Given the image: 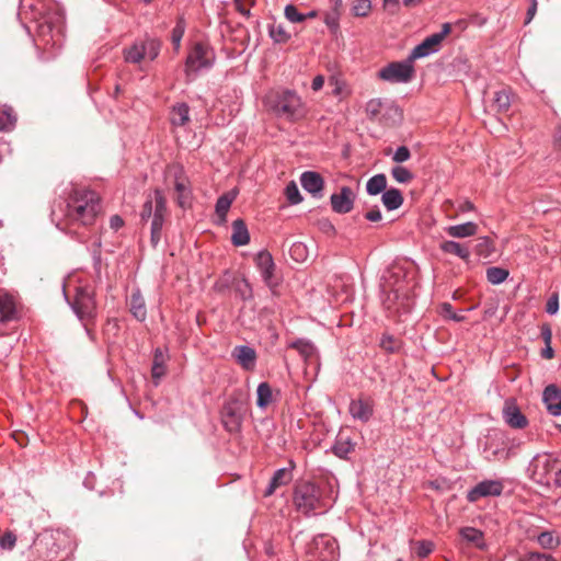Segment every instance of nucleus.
Here are the masks:
<instances>
[{
  "mask_svg": "<svg viewBox=\"0 0 561 561\" xmlns=\"http://www.w3.org/2000/svg\"><path fill=\"white\" fill-rule=\"evenodd\" d=\"M308 561H336V541L328 535H318L307 547Z\"/></svg>",
  "mask_w": 561,
  "mask_h": 561,
  "instance_id": "1a4fd4ad",
  "label": "nucleus"
},
{
  "mask_svg": "<svg viewBox=\"0 0 561 561\" xmlns=\"http://www.w3.org/2000/svg\"><path fill=\"white\" fill-rule=\"evenodd\" d=\"M268 35L275 44H286L291 37L284 24L275 22L268 25Z\"/></svg>",
  "mask_w": 561,
  "mask_h": 561,
  "instance_id": "2f4dec72",
  "label": "nucleus"
},
{
  "mask_svg": "<svg viewBox=\"0 0 561 561\" xmlns=\"http://www.w3.org/2000/svg\"><path fill=\"white\" fill-rule=\"evenodd\" d=\"M256 265L266 286L274 291L279 284L275 275V264L272 254L267 250H261L256 255Z\"/></svg>",
  "mask_w": 561,
  "mask_h": 561,
  "instance_id": "4468645a",
  "label": "nucleus"
},
{
  "mask_svg": "<svg viewBox=\"0 0 561 561\" xmlns=\"http://www.w3.org/2000/svg\"><path fill=\"white\" fill-rule=\"evenodd\" d=\"M324 23L332 30L336 31L339 27V19L335 13H330L325 15Z\"/></svg>",
  "mask_w": 561,
  "mask_h": 561,
  "instance_id": "e2e57ef3",
  "label": "nucleus"
},
{
  "mask_svg": "<svg viewBox=\"0 0 561 561\" xmlns=\"http://www.w3.org/2000/svg\"><path fill=\"white\" fill-rule=\"evenodd\" d=\"M165 360L167 355L163 353L161 348H156L153 353V362H152V368L151 374L152 378L154 380V385H158L160 379L165 374Z\"/></svg>",
  "mask_w": 561,
  "mask_h": 561,
  "instance_id": "cd10ccee",
  "label": "nucleus"
},
{
  "mask_svg": "<svg viewBox=\"0 0 561 561\" xmlns=\"http://www.w3.org/2000/svg\"><path fill=\"white\" fill-rule=\"evenodd\" d=\"M167 216V199L160 190H156L154 201L147 199L140 213L142 221L151 219L150 234L153 245H157L162 240V228Z\"/></svg>",
  "mask_w": 561,
  "mask_h": 561,
  "instance_id": "39448f33",
  "label": "nucleus"
},
{
  "mask_svg": "<svg viewBox=\"0 0 561 561\" xmlns=\"http://www.w3.org/2000/svg\"><path fill=\"white\" fill-rule=\"evenodd\" d=\"M485 276L490 284L500 285L508 278L510 272L504 267L491 266L486 268Z\"/></svg>",
  "mask_w": 561,
  "mask_h": 561,
  "instance_id": "f704fd0d",
  "label": "nucleus"
},
{
  "mask_svg": "<svg viewBox=\"0 0 561 561\" xmlns=\"http://www.w3.org/2000/svg\"><path fill=\"white\" fill-rule=\"evenodd\" d=\"M256 405L260 409H265L273 400L272 388L267 382H261L256 389Z\"/></svg>",
  "mask_w": 561,
  "mask_h": 561,
  "instance_id": "c9c22d12",
  "label": "nucleus"
},
{
  "mask_svg": "<svg viewBox=\"0 0 561 561\" xmlns=\"http://www.w3.org/2000/svg\"><path fill=\"white\" fill-rule=\"evenodd\" d=\"M215 59V51L207 43H195L186 57V76H190L192 72L196 73L198 71L211 68Z\"/></svg>",
  "mask_w": 561,
  "mask_h": 561,
  "instance_id": "6e6552de",
  "label": "nucleus"
},
{
  "mask_svg": "<svg viewBox=\"0 0 561 561\" xmlns=\"http://www.w3.org/2000/svg\"><path fill=\"white\" fill-rule=\"evenodd\" d=\"M503 490L504 484L501 480H483L468 491L467 500L474 503L482 497L500 496Z\"/></svg>",
  "mask_w": 561,
  "mask_h": 561,
  "instance_id": "2eb2a0df",
  "label": "nucleus"
},
{
  "mask_svg": "<svg viewBox=\"0 0 561 561\" xmlns=\"http://www.w3.org/2000/svg\"><path fill=\"white\" fill-rule=\"evenodd\" d=\"M333 211L336 214H347L354 207L355 193L350 186H342L339 193L330 197Z\"/></svg>",
  "mask_w": 561,
  "mask_h": 561,
  "instance_id": "dca6fc26",
  "label": "nucleus"
},
{
  "mask_svg": "<svg viewBox=\"0 0 561 561\" xmlns=\"http://www.w3.org/2000/svg\"><path fill=\"white\" fill-rule=\"evenodd\" d=\"M538 543L545 549H553L559 546L558 538L551 531H542L537 537Z\"/></svg>",
  "mask_w": 561,
  "mask_h": 561,
  "instance_id": "49530a36",
  "label": "nucleus"
},
{
  "mask_svg": "<svg viewBox=\"0 0 561 561\" xmlns=\"http://www.w3.org/2000/svg\"><path fill=\"white\" fill-rule=\"evenodd\" d=\"M355 444L352 442V439L348 436H345L343 434H339L336 436L335 443L332 446L333 454L341 458V459H347L348 455L354 451Z\"/></svg>",
  "mask_w": 561,
  "mask_h": 561,
  "instance_id": "393cba45",
  "label": "nucleus"
},
{
  "mask_svg": "<svg viewBox=\"0 0 561 561\" xmlns=\"http://www.w3.org/2000/svg\"><path fill=\"white\" fill-rule=\"evenodd\" d=\"M559 310V294L553 293L546 305V312L549 314H556Z\"/></svg>",
  "mask_w": 561,
  "mask_h": 561,
  "instance_id": "6e6d98bb",
  "label": "nucleus"
},
{
  "mask_svg": "<svg viewBox=\"0 0 561 561\" xmlns=\"http://www.w3.org/2000/svg\"><path fill=\"white\" fill-rule=\"evenodd\" d=\"M237 11L245 18H250L251 8L254 5L255 0H233Z\"/></svg>",
  "mask_w": 561,
  "mask_h": 561,
  "instance_id": "603ef678",
  "label": "nucleus"
},
{
  "mask_svg": "<svg viewBox=\"0 0 561 561\" xmlns=\"http://www.w3.org/2000/svg\"><path fill=\"white\" fill-rule=\"evenodd\" d=\"M411 158V151L407 146H400L392 154V161L396 163H403Z\"/></svg>",
  "mask_w": 561,
  "mask_h": 561,
  "instance_id": "864d4df0",
  "label": "nucleus"
},
{
  "mask_svg": "<svg viewBox=\"0 0 561 561\" xmlns=\"http://www.w3.org/2000/svg\"><path fill=\"white\" fill-rule=\"evenodd\" d=\"M245 413L244 402L239 397H230L221 409V422L225 428L231 433H239Z\"/></svg>",
  "mask_w": 561,
  "mask_h": 561,
  "instance_id": "9d476101",
  "label": "nucleus"
},
{
  "mask_svg": "<svg viewBox=\"0 0 561 561\" xmlns=\"http://www.w3.org/2000/svg\"><path fill=\"white\" fill-rule=\"evenodd\" d=\"M503 417L504 421L514 428H524L527 425V419L513 401L505 402Z\"/></svg>",
  "mask_w": 561,
  "mask_h": 561,
  "instance_id": "aec40b11",
  "label": "nucleus"
},
{
  "mask_svg": "<svg viewBox=\"0 0 561 561\" xmlns=\"http://www.w3.org/2000/svg\"><path fill=\"white\" fill-rule=\"evenodd\" d=\"M392 178L399 183H410L413 180V173L404 167L397 165L391 169Z\"/></svg>",
  "mask_w": 561,
  "mask_h": 561,
  "instance_id": "37998d69",
  "label": "nucleus"
},
{
  "mask_svg": "<svg viewBox=\"0 0 561 561\" xmlns=\"http://www.w3.org/2000/svg\"><path fill=\"white\" fill-rule=\"evenodd\" d=\"M16 537L12 533H5L0 537V547L2 549H12L15 546Z\"/></svg>",
  "mask_w": 561,
  "mask_h": 561,
  "instance_id": "4d7b16f0",
  "label": "nucleus"
},
{
  "mask_svg": "<svg viewBox=\"0 0 561 561\" xmlns=\"http://www.w3.org/2000/svg\"><path fill=\"white\" fill-rule=\"evenodd\" d=\"M285 18L291 23L305 21V15L298 11L294 4H287L284 10Z\"/></svg>",
  "mask_w": 561,
  "mask_h": 561,
  "instance_id": "8fccbe9b",
  "label": "nucleus"
},
{
  "mask_svg": "<svg viewBox=\"0 0 561 561\" xmlns=\"http://www.w3.org/2000/svg\"><path fill=\"white\" fill-rule=\"evenodd\" d=\"M522 561H557L550 554L540 552H529Z\"/></svg>",
  "mask_w": 561,
  "mask_h": 561,
  "instance_id": "13d9d810",
  "label": "nucleus"
},
{
  "mask_svg": "<svg viewBox=\"0 0 561 561\" xmlns=\"http://www.w3.org/2000/svg\"><path fill=\"white\" fill-rule=\"evenodd\" d=\"M542 400L550 414L561 415V391L556 385H549L545 388Z\"/></svg>",
  "mask_w": 561,
  "mask_h": 561,
  "instance_id": "6ab92c4d",
  "label": "nucleus"
},
{
  "mask_svg": "<svg viewBox=\"0 0 561 561\" xmlns=\"http://www.w3.org/2000/svg\"><path fill=\"white\" fill-rule=\"evenodd\" d=\"M443 250L451 252L463 260H467L470 256V248H443Z\"/></svg>",
  "mask_w": 561,
  "mask_h": 561,
  "instance_id": "680f3d73",
  "label": "nucleus"
},
{
  "mask_svg": "<svg viewBox=\"0 0 561 561\" xmlns=\"http://www.w3.org/2000/svg\"><path fill=\"white\" fill-rule=\"evenodd\" d=\"M410 265L407 260L394 261L381 276V302L390 314L408 313L413 306L414 284L409 272Z\"/></svg>",
  "mask_w": 561,
  "mask_h": 561,
  "instance_id": "f03ea898",
  "label": "nucleus"
},
{
  "mask_svg": "<svg viewBox=\"0 0 561 561\" xmlns=\"http://www.w3.org/2000/svg\"><path fill=\"white\" fill-rule=\"evenodd\" d=\"M146 57L144 41H137L131 46L124 49L125 61L139 64Z\"/></svg>",
  "mask_w": 561,
  "mask_h": 561,
  "instance_id": "c756f323",
  "label": "nucleus"
},
{
  "mask_svg": "<svg viewBox=\"0 0 561 561\" xmlns=\"http://www.w3.org/2000/svg\"><path fill=\"white\" fill-rule=\"evenodd\" d=\"M386 101L371 99L366 103L365 112L370 121H378L381 117Z\"/></svg>",
  "mask_w": 561,
  "mask_h": 561,
  "instance_id": "e433bc0d",
  "label": "nucleus"
},
{
  "mask_svg": "<svg viewBox=\"0 0 561 561\" xmlns=\"http://www.w3.org/2000/svg\"><path fill=\"white\" fill-rule=\"evenodd\" d=\"M130 312L138 320L144 321L147 317L145 301L139 291L133 293L130 296Z\"/></svg>",
  "mask_w": 561,
  "mask_h": 561,
  "instance_id": "7c9ffc66",
  "label": "nucleus"
},
{
  "mask_svg": "<svg viewBox=\"0 0 561 561\" xmlns=\"http://www.w3.org/2000/svg\"><path fill=\"white\" fill-rule=\"evenodd\" d=\"M289 256L298 263H304L308 260V248H288Z\"/></svg>",
  "mask_w": 561,
  "mask_h": 561,
  "instance_id": "3c124183",
  "label": "nucleus"
},
{
  "mask_svg": "<svg viewBox=\"0 0 561 561\" xmlns=\"http://www.w3.org/2000/svg\"><path fill=\"white\" fill-rule=\"evenodd\" d=\"M433 547L431 541L422 540L416 542L414 551L417 557L425 558L433 551Z\"/></svg>",
  "mask_w": 561,
  "mask_h": 561,
  "instance_id": "5fc2aeb1",
  "label": "nucleus"
},
{
  "mask_svg": "<svg viewBox=\"0 0 561 561\" xmlns=\"http://www.w3.org/2000/svg\"><path fill=\"white\" fill-rule=\"evenodd\" d=\"M293 480V472L290 468L277 469L270 480L267 488L264 491V496H271L278 488L288 484Z\"/></svg>",
  "mask_w": 561,
  "mask_h": 561,
  "instance_id": "412c9836",
  "label": "nucleus"
},
{
  "mask_svg": "<svg viewBox=\"0 0 561 561\" xmlns=\"http://www.w3.org/2000/svg\"><path fill=\"white\" fill-rule=\"evenodd\" d=\"M365 218L374 222L379 221L382 218L381 211L378 207H375L365 214Z\"/></svg>",
  "mask_w": 561,
  "mask_h": 561,
  "instance_id": "0e129e2a",
  "label": "nucleus"
},
{
  "mask_svg": "<svg viewBox=\"0 0 561 561\" xmlns=\"http://www.w3.org/2000/svg\"><path fill=\"white\" fill-rule=\"evenodd\" d=\"M184 33H185V21L183 18H179L176 21V24L173 27L172 33H171V42L176 51L180 49L181 41L183 38Z\"/></svg>",
  "mask_w": 561,
  "mask_h": 561,
  "instance_id": "79ce46f5",
  "label": "nucleus"
},
{
  "mask_svg": "<svg viewBox=\"0 0 561 561\" xmlns=\"http://www.w3.org/2000/svg\"><path fill=\"white\" fill-rule=\"evenodd\" d=\"M413 60L410 56L403 61H393L380 69L379 78L393 83H405L414 76Z\"/></svg>",
  "mask_w": 561,
  "mask_h": 561,
  "instance_id": "f8f14e48",
  "label": "nucleus"
},
{
  "mask_svg": "<svg viewBox=\"0 0 561 561\" xmlns=\"http://www.w3.org/2000/svg\"><path fill=\"white\" fill-rule=\"evenodd\" d=\"M494 105L500 113L506 112L511 106V92L507 89H502L495 92Z\"/></svg>",
  "mask_w": 561,
  "mask_h": 561,
  "instance_id": "a19ab883",
  "label": "nucleus"
},
{
  "mask_svg": "<svg viewBox=\"0 0 561 561\" xmlns=\"http://www.w3.org/2000/svg\"><path fill=\"white\" fill-rule=\"evenodd\" d=\"M387 188V178L383 173L371 176L366 183V191L369 195H378Z\"/></svg>",
  "mask_w": 561,
  "mask_h": 561,
  "instance_id": "473e14b6",
  "label": "nucleus"
},
{
  "mask_svg": "<svg viewBox=\"0 0 561 561\" xmlns=\"http://www.w3.org/2000/svg\"><path fill=\"white\" fill-rule=\"evenodd\" d=\"M232 356L247 370H251L255 366L256 353L248 345H238L232 351Z\"/></svg>",
  "mask_w": 561,
  "mask_h": 561,
  "instance_id": "4be33fe9",
  "label": "nucleus"
},
{
  "mask_svg": "<svg viewBox=\"0 0 561 561\" xmlns=\"http://www.w3.org/2000/svg\"><path fill=\"white\" fill-rule=\"evenodd\" d=\"M381 202L387 210H396L402 206L404 198L399 188L391 187L382 193Z\"/></svg>",
  "mask_w": 561,
  "mask_h": 561,
  "instance_id": "a878e982",
  "label": "nucleus"
},
{
  "mask_svg": "<svg viewBox=\"0 0 561 561\" xmlns=\"http://www.w3.org/2000/svg\"><path fill=\"white\" fill-rule=\"evenodd\" d=\"M541 336L545 341V344H551L552 332L549 325L545 324L541 327Z\"/></svg>",
  "mask_w": 561,
  "mask_h": 561,
  "instance_id": "774afa93",
  "label": "nucleus"
},
{
  "mask_svg": "<svg viewBox=\"0 0 561 561\" xmlns=\"http://www.w3.org/2000/svg\"><path fill=\"white\" fill-rule=\"evenodd\" d=\"M330 85H333L332 93L334 95H342L345 90V83L336 77H331L329 80Z\"/></svg>",
  "mask_w": 561,
  "mask_h": 561,
  "instance_id": "bf43d9fd",
  "label": "nucleus"
},
{
  "mask_svg": "<svg viewBox=\"0 0 561 561\" xmlns=\"http://www.w3.org/2000/svg\"><path fill=\"white\" fill-rule=\"evenodd\" d=\"M371 10L370 0H355L352 12L355 16L365 18Z\"/></svg>",
  "mask_w": 561,
  "mask_h": 561,
  "instance_id": "de8ad7c7",
  "label": "nucleus"
},
{
  "mask_svg": "<svg viewBox=\"0 0 561 561\" xmlns=\"http://www.w3.org/2000/svg\"><path fill=\"white\" fill-rule=\"evenodd\" d=\"M380 345L385 351H387L389 353H393L397 348L396 340L390 335L383 336L380 341Z\"/></svg>",
  "mask_w": 561,
  "mask_h": 561,
  "instance_id": "052dcab7",
  "label": "nucleus"
},
{
  "mask_svg": "<svg viewBox=\"0 0 561 561\" xmlns=\"http://www.w3.org/2000/svg\"><path fill=\"white\" fill-rule=\"evenodd\" d=\"M234 197H236V194L230 192V193L221 195L217 199L216 214L218 215L219 218L225 219Z\"/></svg>",
  "mask_w": 561,
  "mask_h": 561,
  "instance_id": "ea45409f",
  "label": "nucleus"
},
{
  "mask_svg": "<svg viewBox=\"0 0 561 561\" xmlns=\"http://www.w3.org/2000/svg\"><path fill=\"white\" fill-rule=\"evenodd\" d=\"M174 178L175 202L182 209L191 208L193 202V191L188 176L183 165L175 164L171 168Z\"/></svg>",
  "mask_w": 561,
  "mask_h": 561,
  "instance_id": "9b49d317",
  "label": "nucleus"
},
{
  "mask_svg": "<svg viewBox=\"0 0 561 561\" xmlns=\"http://www.w3.org/2000/svg\"><path fill=\"white\" fill-rule=\"evenodd\" d=\"M293 501L296 510L306 515H317L327 511L322 490L314 483L304 481L296 484Z\"/></svg>",
  "mask_w": 561,
  "mask_h": 561,
  "instance_id": "20e7f679",
  "label": "nucleus"
},
{
  "mask_svg": "<svg viewBox=\"0 0 561 561\" xmlns=\"http://www.w3.org/2000/svg\"><path fill=\"white\" fill-rule=\"evenodd\" d=\"M440 316L455 322H462L466 319L463 314L455 312L449 302L440 305Z\"/></svg>",
  "mask_w": 561,
  "mask_h": 561,
  "instance_id": "09e8293b",
  "label": "nucleus"
},
{
  "mask_svg": "<svg viewBox=\"0 0 561 561\" xmlns=\"http://www.w3.org/2000/svg\"><path fill=\"white\" fill-rule=\"evenodd\" d=\"M16 123V116L13 110L9 106H4L0 112V131H10L14 128Z\"/></svg>",
  "mask_w": 561,
  "mask_h": 561,
  "instance_id": "4c0bfd02",
  "label": "nucleus"
},
{
  "mask_svg": "<svg viewBox=\"0 0 561 561\" xmlns=\"http://www.w3.org/2000/svg\"><path fill=\"white\" fill-rule=\"evenodd\" d=\"M289 346L297 350L305 359H311L317 353L314 345L305 339L293 341Z\"/></svg>",
  "mask_w": 561,
  "mask_h": 561,
  "instance_id": "72a5a7b5",
  "label": "nucleus"
},
{
  "mask_svg": "<svg viewBox=\"0 0 561 561\" xmlns=\"http://www.w3.org/2000/svg\"><path fill=\"white\" fill-rule=\"evenodd\" d=\"M478 226L472 221H467L460 225L449 226L446 228L448 236L453 238H466L477 233Z\"/></svg>",
  "mask_w": 561,
  "mask_h": 561,
  "instance_id": "bb28decb",
  "label": "nucleus"
},
{
  "mask_svg": "<svg viewBox=\"0 0 561 561\" xmlns=\"http://www.w3.org/2000/svg\"><path fill=\"white\" fill-rule=\"evenodd\" d=\"M451 25L444 23L440 32L434 33L427 36L422 43L416 45L410 53V60H416L419 58L427 57L436 53L439 48L440 43L449 34Z\"/></svg>",
  "mask_w": 561,
  "mask_h": 561,
  "instance_id": "ddd939ff",
  "label": "nucleus"
},
{
  "mask_svg": "<svg viewBox=\"0 0 561 561\" xmlns=\"http://www.w3.org/2000/svg\"><path fill=\"white\" fill-rule=\"evenodd\" d=\"M383 8L390 14H394V13H397L398 8H399V0H383Z\"/></svg>",
  "mask_w": 561,
  "mask_h": 561,
  "instance_id": "338daca9",
  "label": "nucleus"
},
{
  "mask_svg": "<svg viewBox=\"0 0 561 561\" xmlns=\"http://www.w3.org/2000/svg\"><path fill=\"white\" fill-rule=\"evenodd\" d=\"M144 47L146 48V56L150 60H154L160 53L161 43L159 39L147 37L144 39Z\"/></svg>",
  "mask_w": 561,
  "mask_h": 561,
  "instance_id": "c03bdc74",
  "label": "nucleus"
},
{
  "mask_svg": "<svg viewBox=\"0 0 561 561\" xmlns=\"http://www.w3.org/2000/svg\"><path fill=\"white\" fill-rule=\"evenodd\" d=\"M527 471L531 480L538 484H549L554 474V481L561 482V466L553 454H538L528 465Z\"/></svg>",
  "mask_w": 561,
  "mask_h": 561,
  "instance_id": "423d86ee",
  "label": "nucleus"
},
{
  "mask_svg": "<svg viewBox=\"0 0 561 561\" xmlns=\"http://www.w3.org/2000/svg\"><path fill=\"white\" fill-rule=\"evenodd\" d=\"M170 121L173 126L182 127L190 122V107L186 103H179L172 107Z\"/></svg>",
  "mask_w": 561,
  "mask_h": 561,
  "instance_id": "c85d7f7f",
  "label": "nucleus"
},
{
  "mask_svg": "<svg viewBox=\"0 0 561 561\" xmlns=\"http://www.w3.org/2000/svg\"><path fill=\"white\" fill-rule=\"evenodd\" d=\"M460 534L463 539L474 543L478 548L482 549L484 547L483 533L481 530L473 527H465Z\"/></svg>",
  "mask_w": 561,
  "mask_h": 561,
  "instance_id": "58836bf2",
  "label": "nucleus"
},
{
  "mask_svg": "<svg viewBox=\"0 0 561 561\" xmlns=\"http://www.w3.org/2000/svg\"><path fill=\"white\" fill-rule=\"evenodd\" d=\"M100 213V197L85 187H71L67 197L59 199L51 209V220L62 231L71 232L70 226L92 225Z\"/></svg>",
  "mask_w": 561,
  "mask_h": 561,
  "instance_id": "f257e3e1",
  "label": "nucleus"
},
{
  "mask_svg": "<svg viewBox=\"0 0 561 561\" xmlns=\"http://www.w3.org/2000/svg\"><path fill=\"white\" fill-rule=\"evenodd\" d=\"M300 184L305 191L314 197H321L324 188L323 178L314 171H305L300 175Z\"/></svg>",
  "mask_w": 561,
  "mask_h": 561,
  "instance_id": "f3484780",
  "label": "nucleus"
},
{
  "mask_svg": "<svg viewBox=\"0 0 561 561\" xmlns=\"http://www.w3.org/2000/svg\"><path fill=\"white\" fill-rule=\"evenodd\" d=\"M402 118V111L392 101H386L379 123L393 126Z\"/></svg>",
  "mask_w": 561,
  "mask_h": 561,
  "instance_id": "5701e85b",
  "label": "nucleus"
},
{
  "mask_svg": "<svg viewBox=\"0 0 561 561\" xmlns=\"http://www.w3.org/2000/svg\"><path fill=\"white\" fill-rule=\"evenodd\" d=\"M373 402L369 399L352 400L348 407V412L354 420L366 423L373 416Z\"/></svg>",
  "mask_w": 561,
  "mask_h": 561,
  "instance_id": "a211bd4d",
  "label": "nucleus"
},
{
  "mask_svg": "<svg viewBox=\"0 0 561 561\" xmlns=\"http://www.w3.org/2000/svg\"><path fill=\"white\" fill-rule=\"evenodd\" d=\"M231 242L232 245H247L250 242V233L245 222L237 219L232 222Z\"/></svg>",
  "mask_w": 561,
  "mask_h": 561,
  "instance_id": "b1692460",
  "label": "nucleus"
},
{
  "mask_svg": "<svg viewBox=\"0 0 561 561\" xmlns=\"http://www.w3.org/2000/svg\"><path fill=\"white\" fill-rule=\"evenodd\" d=\"M265 107L279 118L299 121L306 115L301 98L291 90H273L264 96Z\"/></svg>",
  "mask_w": 561,
  "mask_h": 561,
  "instance_id": "7ed1b4c3",
  "label": "nucleus"
},
{
  "mask_svg": "<svg viewBox=\"0 0 561 561\" xmlns=\"http://www.w3.org/2000/svg\"><path fill=\"white\" fill-rule=\"evenodd\" d=\"M124 226V220L121 216L118 215H113L111 218H110V227L112 230L114 231H117L118 229H121L122 227Z\"/></svg>",
  "mask_w": 561,
  "mask_h": 561,
  "instance_id": "69168bd1",
  "label": "nucleus"
},
{
  "mask_svg": "<svg viewBox=\"0 0 561 561\" xmlns=\"http://www.w3.org/2000/svg\"><path fill=\"white\" fill-rule=\"evenodd\" d=\"M62 293L65 299L70 305L72 311L81 322L95 318L96 302L94 298V291L89 286L78 287L72 302L69 301L65 284L62 285Z\"/></svg>",
  "mask_w": 561,
  "mask_h": 561,
  "instance_id": "0eeeda50",
  "label": "nucleus"
},
{
  "mask_svg": "<svg viewBox=\"0 0 561 561\" xmlns=\"http://www.w3.org/2000/svg\"><path fill=\"white\" fill-rule=\"evenodd\" d=\"M285 196L289 204L297 205L302 201L299 188L295 181H290L285 187Z\"/></svg>",
  "mask_w": 561,
  "mask_h": 561,
  "instance_id": "a18cd8bd",
  "label": "nucleus"
}]
</instances>
